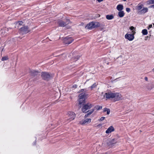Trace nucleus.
Segmentation results:
<instances>
[{
	"label": "nucleus",
	"instance_id": "1",
	"mask_svg": "<svg viewBox=\"0 0 154 154\" xmlns=\"http://www.w3.org/2000/svg\"><path fill=\"white\" fill-rule=\"evenodd\" d=\"M54 75L51 73L46 72H42L41 73V76L42 79L48 81L52 79Z\"/></svg>",
	"mask_w": 154,
	"mask_h": 154
},
{
	"label": "nucleus",
	"instance_id": "2",
	"mask_svg": "<svg viewBox=\"0 0 154 154\" xmlns=\"http://www.w3.org/2000/svg\"><path fill=\"white\" fill-rule=\"evenodd\" d=\"M100 26V24L98 22H91L88 24L85 28L87 29H93Z\"/></svg>",
	"mask_w": 154,
	"mask_h": 154
},
{
	"label": "nucleus",
	"instance_id": "3",
	"mask_svg": "<svg viewBox=\"0 0 154 154\" xmlns=\"http://www.w3.org/2000/svg\"><path fill=\"white\" fill-rule=\"evenodd\" d=\"M92 104L89 103L83 104L81 109L82 112L85 113L87 112V110L90 109L92 107Z\"/></svg>",
	"mask_w": 154,
	"mask_h": 154
},
{
	"label": "nucleus",
	"instance_id": "4",
	"mask_svg": "<svg viewBox=\"0 0 154 154\" xmlns=\"http://www.w3.org/2000/svg\"><path fill=\"white\" fill-rule=\"evenodd\" d=\"M70 22L69 19H66L65 21H63L62 20H59L57 21V24L59 26L64 27L66 26Z\"/></svg>",
	"mask_w": 154,
	"mask_h": 154
},
{
	"label": "nucleus",
	"instance_id": "5",
	"mask_svg": "<svg viewBox=\"0 0 154 154\" xmlns=\"http://www.w3.org/2000/svg\"><path fill=\"white\" fill-rule=\"evenodd\" d=\"M86 95L83 93L80 94L79 96V104L80 105L85 104V97Z\"/></svg>",
	"mask_w": 154,
	"mask_h": 154
},
{
	"label": "nucleus",
	"instance_id": "6",
	"mask_svg": "<svg viewBox=\"0 0 154 154\" xmlns=\"http://www.w3.org/2000/svg\"><path fill=\"white\" fill-rule=\"evenodd\" d=\"M132 34H126L125 35V37L129 41H132L134 38V35L135 33V31H132Z\"/></svg>",
	"mask_w": 154,
	"mask_h": 154
},
{
	"label": "nucleus",
	"instance_id": "7",
	"mask_svg": "<svg viewBox=\"0 0 154 154\" xmlns=\"http://www.w3.org/2000/svg\"><path fill=\"white\" fill-rule=\"evenodd\" d=\"M21 33L23 34H26L30 32V30L27 26H24L21 27L19 29Z\"/></svg>",
	"mask_w": 154,
	"mask_h": 154
},
{
	"label": "nucleus",
	"instance_id": "8",
	"mask_svg": "<svg viewBox=\"0 0 154 154\" xmlns=\"http://www.w3.org/2000/svg\"><path fill=\"white\" fill-rule=\"evenodd\" d=\"M73 41V39L71 37L69 36L65 37L63 39L64 43L65 44H69Z\"/></svg>",
	"mask_w": 154,
	"mask_h": 154
},
{
	"label": "nucleus",
	"instance_id": "9",
	"mask_svg": "<svg viewBox=\"0 0 154 154\" xmlns=\"http://www.w3.org/2000/svg\"><path fill=\"white\" fill-rule=\"evenodd\" d=\"M114 100L115 101L119 100L122 99V96L119 93H114Z\"/></svg>",
	"mask_w": 154,
	"mask_h": 154
},
{
	"label": "nucleus",
	"instance_id": "10",
	"mask_svg": "<svg viewBox=\"0 0 154 154\" xmlns=\"http://www.w3.org/2000/svg\"><path fill=\"white\" fill-rule=\"evenodd\" d=\"M114 93L111 92H109L106 93L105 94L104 97H105L106 99H109L110 98H113L114 97Z\"/></svg>",
	"mask_w": 154,
	"mask_h": 154
},
{
	"label": "nucleus",
	"instance_id": "11",
	"mask_svg": "<svg viewBox=\"0 0 154 154\" xmlns=\"http://www.w3.org/2000/svg\"><path fill=\"white\" fill-rule=\"evenodd\" d=\"M68 114L69 117V121L75 119V114L74 112L69 111L68 112Z\"/></svg>",
	"mask_w": 154,
	"mask_h": 154
},
{
	"label": "nucleus",
	"instance_id": "12",
	"mask_svg": "<svg viewBox=\"0 0 154 154\" xmlns=\"http://www.w3.org/2000/svg\"><path fill=\"white\" fill-rule=\"evenodd\" d=\"M30 75L32 77H34L35 76L38 75L39 72L34 70H31L29 71Z\"/></svg>",
	"mask_w": 154,
	"mask_h": 154
},
{
	"label": "nucleus",
	"instance_id": "13",
	"mask_svg": "<svg viewBox=\"0 0 154 154\" xmlns=\"http://www.w3.org/2000/svg\"><path fill=\"white\" fill-rule=\"evenodd\" d=\"M91 119H87L85 120L83 119L80 122V123L82 125L85 124L86 123H88L91 122Z\"/></svg>",
	"mask_w": 154,
	"mask_h": 154
},
{
	"label": "nucleus",
	"instance_id": "14",
	"mask_svg": "<svg viewBox=\"0 0 154 154\" xmlns=\"http://www.w3.org/2000/svg\"><path fill=\"white\" fill-rule=\"evenodd\" d=\"M148 10V9L147 8H143L142 10L138 12V14L140 15L144 14L147 12Z\"/></svg>",
	"mask_w": 154,
	"mask_h": 154
},
{
	"label": "nucleus",
	"instance_id": "15",
	"mask_svg": "<svg viewBox=\"0 0 154 154\" xmlns=\"http://www.w3.org/2000/svg\"><path fill=\"white\" fill-rule=\"evenodd\" d=\"M115 130L114 127L112 126H110L106 131V134H109L112 132L114 131Z\"/></svg>",
	"mask_w": 154,
	"mask_h": 154
},
{
	"label": "nucleus",
	"instance_id": "16",
	"mask_svg": "<svg viewBox=\"0 0 154 154\" xmlns=\"http://www.w3.org/2000/svg\"><path fill=\"white\" fill-rule=\"evenodd\" d=\"M117 140L116 139H112V140H109V142H107L108 145H110L115 144L116 143Z\"/></svg>",
	"mask_w": 154,
	"mask_h": 154
},
{
	"label": "nucleus",
	"instance_id": "17",
	"mask_svg": "<svg viewBox=\"0 0 154 154\" xmlns=\"http://www.w3.org/2000/svg\"><path fill=\"white\" fill-rule=\"evenodd\" d=\"M94 109H91L90 110H88V113H87L85 114V118H86L88 117V116H90L91 115L94 111Z\"/></svg>",
	"mask_w": 154,
	"mask_h": 154
},
{
	"label": "nucleus",
	"instance_id": "18",
	"mask_svg": "<svg viewBox=\"0 0 154 154\" xmlns=\"http://www.w3.org/2000/svg\"><path fill=\"white\" fill-rule=\"evenodd\" d=\"M117 9L119 11H122L123 9V5L121 4L118 5L117 6Z\"/></svg>",
	"mask_w": 154,
	"mask_h": 154
},
{
	"label": "nucleus",
	"instance_id": "19",
	"mask_svg": "<svg viewBox=\"0 0 154 154\" xmlns=\"http://www.w3.org/2000/svg\"><path fill=\"white\" fill-rule=\"evenodd\" d=\"M143 5L142 4H138V5L136 7V9L139 11L141 10L143 7Z\"/></svg>",
	"mask_w": 154,
	"mask_h": 154
},
{
	"label": "nucleus",
	"instance_id": "20",
	"mask_svg": "<svg viewBox=\"0 0 154 154\" xmlns=\"http://www.w3.org/2000/svg\"><path fill=\"white\" fill-rule=\"evenodd\" d=\"M125 13L123 11H119L118 13V15L120 17H124Z\"/></svg>",
	"mask_w": 154,
	"mask_h": 154
},
{
	"label": "nucleus",
	"instance_id": "21",
	"mask_svg": "<svg viewBox=\"0 0 154 154\" xmlns=\"http://www.w3.org/2000/svg\"><path fill=\"white\" fill-rule=\"evenodd\" d=\"M114 16L112 15H106V18L107 20H111L114 18Z\"/></svg>",
	"mask_w": 154,
	"mask_h": 154
},
{
	"label": "nucleus",
	"instance_id": "22",
	"mask_svg": "<svg viewBox=\"0 0 154 154\" xmlns=\"http://www.w3.org/2000/svg\"><path fill=\"white\" fill-rule=\"evenodd\" d=\"M98 84L96 82L94 83L90 87L91 90H92L94 88H95L97 85Z\"/></svg>",
	"mask_w": 154,
	"mask_h": 154
},
{
	"label": "nucleus",
	"instance_id": "23",
	"mask_svg": "<svg viewBox=\"0 0 154 154\" xmlns=\"http://www.w3.org/2000/svg\"><path fill=\"white\" fill-rule=\"evenodd\" d=\"M146 3L148 5L154 4V0H149L146 2Z\"/></svg>",
	"mask_w": 154,
	"mask_h": 154
},
{
	"label": "nucleus",
	"instance_id": "24",
	"mask_svg": "<svg viewBox=\"0 0 154 154\" xmlns=\"http://www.w3.org/2000/svg\"><path fill=\"white\" fill-rule=\"evenodd\" d=\"M142 33L143 35H146L147 34V31L146 29H143L142 30Z\"/></svg>",
	"mask_w": 154,
	"mask_h": 154
},
{
	"label": "nucleus",
	"instance_id": "25",
	"mask_svg": "<svg viewBox=\"0 0 154 154\" xmlns=\"http://www.w3.org/2000/svg\"><path fill=\"white\" fill-rule=\"evenodd\" d=\"M80 57V56L78 55L76 57H75L72 58V59H73L74 61H76L78 60L79 59V58Z\"/></svg>",
	"mask_w": 154,
	"mask_h": 154
},
{
	"label": "nucleus",
	"instance_id": "26",
	"mask_svg": "<svg viewBox=\"0 0 154 154\" xmlns=\"http://www.w3.org/2000/svg\"><path fill=\"white\" fill-rule=\"evenodd\" d=\"M8 59V58L7 56H6L2 57V61L7 60Z\"/></svg>",
	"mask_w": 154,
	"mask_h": 154
},
{
	"label": "nucleus",
	"instance_id": "27",
	"mask_svg": "<svg viewBox=\"0 0 154 154\" xmlns=\"http://www.w3.org/2000/svg\"><path fill=\"white\" fill-rule=\"evenodd\" d=\"M130 29L132 31H135V28L133 26L130 27Z\"/></svg>",
	"mask_w": 154,
	"mask_h": 154
},
{
	"label": "nucleus",
	"instance_id": "28",
	"mask_svg": "<svg viewBox=\"0 0 154 154\" xmlns=\"http://www.w3.org/2000/svg\"><path fill=\"white\" fill-rule=\"evenodd\" d=\"M23 23V22L22 21H20L18 22V25H22Z\"/></svg>",
	"mask_w": 154,
	"mask_h": 154
},
{
	"label": "nucleus",
	"instance_id": "29",
	"mask_svg": "<svg viewBox=\"0 0 154 154\" xmlns=\"http://www.w3.org/2000/svg\"><path fill=\"white\" fill-rule=\"evenodd\" d=\"M102 106H97V107L96 108V109H97V110H100V109H102Z\"/></svg>",
	"mask_w": 154,
	"mask_h": 154
},
{
	"label": "nucleus",
	"instance_id": "30",
	"mask_svg": "<svg viewBox=\"0 0 154 154\" xmlns=\"http://www.w3.org/2000/svg\"><path fill=\"white\" fill-rule=\"evenodd\" d=\"M126 10L127 12L129 13L130 12L131 10L129 8H126Z\"/></svg>",
	"mask_w": 154,
	"mask_h": 154
},
{
	"label": "nucleus",
	"instance_id": "31",
	"mask_svg": "<svg viewBox=\"0 0 154 154\" xmlns=\"http://www.w3.org/2000/svg\"><path fill=\"white\" fill-rule=\"evenodd\" d=\"M105 119V117H101L100 119L99 120V121H102L103 120Z\"/></svg>",
	"mask_w": 154,
	"mask_h": 154
},
{
	"label": "nucleus",
	"instance_id": "32",
	"mask_svg": "<svg viewBox=\"0 0 154 154\" xmlns=\"http://www.w3.org/2000/svg\"><path fill=\"white\" fill-rule=\"evenodd\" d=\"M106 111H107V115H109V114L110 112V109H108Z\"/></svg>",
	"mask_w": 154,
	"mask_h": 154
},
{
	"label": "nucleus",
	"instance_id": "33",
	"mask_svg": "<svg viewBox=\"0 0 154 154\" xmlns=\"http://www.w3.org/2000/svg\"><path fill=\"white\" fill-rule=\"evenodd\" d=\"M77 85L76 84L72 86V88H77Z\"/></svg>",
	"mask_w": 154,
	"mask_h": 154
},
{
	"label": "nucleus",
	"instance_id": "34",
	"mask_svg": "<svg viewBox=\"0 0 154 154\" xmlns=\"http://www.w3.org/2000/svg\"><path fill=\"white\" fill-rule=\"evenodd\" d=\"M108 108H105L104 109H103V111L104 112H106V111L108 109Z\"/></svg>",
	"mask_w": 154,
	"mask_h": 154
},
{
	"label": "nucleus",
	"instance_id": "35",
	"mask_svg": "<svg viewBox=\"0 0 154 154\" xmlns=\"http://www.w3.org/2000/svg\"><path fill=\"white\" fill-rule=\"evenodd\" d=\"M84 89H82L79 90V92L80 93V92H82L83 91H84Z\"/></svg>",
	"mask_w": 154,
	"mask_h": 154
},
{
	"label": "nucleus",
	"instance_id": "36",
	"mask_svg": "<svg viewBox=\"0 0 154 154\" xmlns=\"http://www.w3.org/2000/svg\"><path fill=\"white\" fill-rule=\"evenodd\" d=\"M149 8H154V5L150 6L149 7Z\"/></svg>",
	"mask_w": 154,
	"mask_h": 154
},
{
	"label": "nucleus",
	"instance_id": "37",
	"mask_svg": "<svg viewBox=\"0 0 154 154\" xmlns=\"http://www.w3.org/2000/svg\"><path fill=\"white\" fill-rule=\"evenodd\" d=\"M144 79H145V80H146V81H147L148 80V79L147 78V77H145V78H144Z\"/></svg>",
	"mask_w": 154,
	"mask_h": 154
},
{
	"label": "nucleus",
	"instance_id": "38",
	"mask_svg": "<svg viewBox=\"0 0 154 154\" xmlns=\"http://www.w3.org/2000/svg\"><path fill=\"white\" fill-rule=\"evenodd\" d=\"M97 1L98 2H102V1H103V0H97Z\"/></svg>",
	"mask_w": 154,
	"mask_h": 154
},
{
	"label": "nucleus",
	"instance_id": "39",
	"mask_svg": "<svg viewBox=\"0 0 154 154\" xmlns=\"http://www.w3.org/2000/svg\"><path fill=\"white\" fill-rule=\"evenodd\" d=\"M152 27V24L149 25V28H151Z\"/></svg>",
	"mask_w": 154,
	"mask_h": 154
},
{
	"label": "nucleus",
	"instance_id": "40",
	"mask_svg": "<svg viewBox=\"0 0 154 154\" xmlns=\"http://www.w3.org/2000/svg\"><path fill=\"white\" fill-rule=\"evenodd\" d=\"M70 26H67V29L70 28Z\"/></svg>",
	"mask_w": 154,
	"mask_h": 154
},
{
	"label": "nucleus",
	"instance_id": "41",
	"mask_svg": "<svg viewBox=\"0 0 154 154\" xmlns=\"http://www.w3.org/2000/svg\"><path fill=\"white\" fill-rule=\"evenodd\" d=\"M36 144V141L34 143V145H35Z\"/></svg>",
	"mask_w": 154,
	"mask_h": 154
},
{
	"label": "nucleus",
	"instance_id": "42",
	"mask_svg": "<svg viewBox=\"0 0 154 154\" xmlns=\"http://www.w3.org/2000/svg\"><path fill=\"white\" fill-rule=\"evenodd\" d=\"M150 36H151V35L149 36V38H150Z\"/></svg>",
	"mask_w": 154,
	"mask_h": 154
},
{
	"label": "nucleus",
	"instance_id": "43",
	"mask_svg": "<svg viewBox=\"0 0 154 154\" xmlns=\"http://www.w3.org/2000/svg\"><path fill=\"white\" fill-rule=\"evenodd\" d=\"M122 1H126V0H122Z\"/></svg>",
	"mask_w": 154,
	"mask_h": 154
},
{
	"label": "nucleus",
	"instance_id": "44",
	"mask_svg": "<svg viewBox=\"0 0 154 154\" xmlns=\"http://www.w3.org/2000/svg\"><path fill=\"white\" fill-rule=\"evenodd\" d=\"M153 25H154V23H153Z\"/></svg>",
	"mask_w": 154,
	"mask_h": 154
}]
</instances>
